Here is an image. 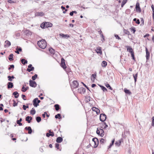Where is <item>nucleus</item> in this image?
<instances>
[{"label":"nucleus","instance_id":"f257e3e1","mask_svg":"<svg viewBox=\"0 0 154 154\" xmlns=\"http://www.w3.org/2000/svg\"><path fill=\"white\" fill-rule=\"evenodd\" d=\"M37 44L40 48L43 49L46 48L47 46L46 42L45 40L43 39L38 41Z\"/></svg>","mask_w":154,"mask_h":154},{"label":"nucleus","instance_id":"f03ea898","mask_svg":"<svg viewBox=\"0 0 154 154\" xmlns=\"http://www.w3.org/2000/svg\"><path fill=\"white\" fill-rule=\"evenodd\" d=\"M52 26V24L50 22H45L42 23L40 27L42 29L50 27Z\"/></svg>","mask_w":154,"mask_h":154},{"label":"nucleus","instance_id":"7ed1b4c3","mask_svg":"<svg viewBox=\"0 0 154 154\" xmlns=\"http://www.w3.org/2000/svg\"><path fill=\"white\" fill-rule=\"evenodd\" d=\"M103 129L101 128H97L96 131L97 134L102 137H103L104 134V132Z\"/></svg>","mask_w":154,"mask_h":154},{"label":"nucleus","instance_id":"20e7f679","mask_svg":"<svg viewBox=\"0 0 154 154\" xmlns=\"http://www.w3.org/2000/svg\"><path fill=\"white\" fill-rule=\"evenodd\" d=\"M41 102L40 100L38 98H35L33 99L32 101L33 105L34 107H37L39 105V103Z\"/></svg>","mask_w":154,"mask_h":154},{"label":"nucleus","instance_id":"39448f33","mask_svg":"<svg viewBox=\"0 0 154 154\" xmlns=\"http://www.w3.org/2000/svg\"><path fill=\"white\" fill-rule=\"evenodd\" d=\"M92 140L94 143L93 147L94 148H96L98 146L99 143L98 139L97 138L95 137L92 139Z\"/></svg>","mask_w":154,"mask_h":154},{"label":"nucleus","instance_id":"423d86ee","mask_svg":"<svg viewBox=\"0 0 154 154\" xmlns=\"http://www.w3.org/2000/svg\"><path fill=\"white\" fill-rule=\"evenodd\" d=\"M106 119V115L104 114H101L100 116V120L102 122H104Z\"/></svg>","mask_w":154,"mask_h":154},{"label":"nucleus","instance_id":"0eeeda50","mask_svg":"<svg viewBox=\"0 0 154 154\" xmlns=\"http://www.w3.org/2000/svg\"><path fill=\"white\" fill-rule=\"evenodd\" d=\"M29 85L31 87L33 88L36 87L37 85V83L31 80L29 81Z\"/></svg>","mask_w":154,"mask_h":154},{"label":"nucleus","instance_id":"6e6552de","mask_svg":"<svg viewBox=\"0 0 154 154\" xmlns=\"http://www.w3.org/2000/svg\"><path fill=\"white\" fill-rule=\"evenodd\" d=\"M72 85L71 86V88H76L79 86V83L77 81H74L72 82Z\"/></svg>","mask_w":154,"mask_h":154},{"label":"nucleus","instance_id":"1a4fd4ad","mask_svg":"<svg viewBox=\"0 0 154 154\" xmlns=\"http://www.w3.org/2000/svg\"><path fill=\"white\" fill-rule=\"evenodd\" d=\"M99 124L101 128H102L106 129L108 126L107 124L104 122L100 123Z\"/></svg>","mask_w":154,"mask_h":154},{"label":"nucleus","instance_id":"9d476101","mask_svg":"<svg viewBox=\"0 0 154 154\" xmlns=\"http://www.w3.org/2000/svg\"><path fill=\"white\" fill-rule=\"evenodd\" d=\"M65 60L62 58L61 60V66L64 69L66 68V66L65 64Z\"/></svg>","mask_w":154,"mask_h":154},{"label":"nucleus","instance_id":"9b49d317","mask_svg":"<svg viewBox=\"0 0 154 154\" xmlns=\"http://www.w3.org/2000/svg\"><path fill=\"white\" fill-rule=\"evenodd\" d=\"M48 133H46V136L47 137H49L51 136L53 137L54 136V133L53 131H51V130H48Z\"/></svg>","mask_w":154,"mask_h":154},{"label":"nucleus","instance_id":"f8f14e48","mask_svg":"<svg viewBox=\"0 0 154 154\" xmlns=\"http://www.w3.org/2000/svg\"><path fill=\"white\" fill-rule=\"evenodd\" d=\"M135 8L136 11L137 12L140 13L141 12V9L140 6V4L139 2H137Z\"/></svg>","mask_w":154,"mask_h":154},{"label":"nucleus","instance_id":"ddd939ff","mask_svg":"<svg viewBox=\"0 0 154 154\" xmlns=\"http://www.w3.org/2000/svg\"><path fill=\"white\" fill-rule=\"evenodd\" d=\"M78 92L82 94H84L86 91V89L85 88L83 87H81L78 89Z\"/></svg>","mask_w":154,"mask_h":154},{"label":"nucleus","instance_id":"4468645a","mask_svg":"<svg viewBox=\"0 0 154 154\" xmlns=\"http://www.w3.org/2000/svg\"><path fill=\"white\" fill-rule=\"evenodd\" d=\"M34 67L32 66V64H30L28 66V68L26 70L29 72H30L31 71L34 70Z\"/></svg>","mask_w":154,"mask_h":154},{"label":"nucleus","instance_id":"2eb2a0df","mask_svg":"<svg viewBox=\"0 0 154 154\" xmlns=\"http://www.w3.org/2000/svg\"><path fill=\"white\" fill-rule=\"evenodd\" d=\"M101 49V47L99 46L98 47L96 48L95 51L97 54H102V51Z\"/></svg>","mask_w":154,"mask_h":154},{"label":"nucleus","instance_id":"dca6fc26","mask_svg":"<svg viewBox=\"0 0 154 154\" xmlns=\"http://www.w3.org/2000/svg\"><path fill=\"white\" fill-rule=\"evenodd\" d=\"M25 129L26 130L28 131V133L29 134H32V130L30 126L26 127L25 128Z\"/></svg>","mask_w":154,"mask_h":154},{"label":"nucleus","instance_id":"f3484780","mask_svg":"<svg viewBox=\"0 0 154 154\" xmlns=\"http://www.w3.org/2000/svg\"><path fill=\"white\" fill-rule=\"evenodd\" d=\"M146 57L147 60L149 59L150 57V53L148 51V50L146 47Z\"/></svg>","mask_w":154,"mask_h":154},{"label":"nucleus","instance_id":"a211bd4d","mask_svg":"<svg viewBox=\"0 0 154 154\" xmlns=\"http://www.w3.org/2000/svg\"><path fill=\"white\" fill-rule=\"evenodd\" d=\"M92 110L93 111L96 112L97 115L99 114L100 113V110L95 107H93L92 108Z\"/></svg>","mask_w":154,"mask_h":154},{"label":"nucleus","instance_id":"6ab92c4d","mask_svg":"<svg viewBox=\"0 0 154 154\" xmlns=\"http://www.w3.org/2000/svg\"><path fill=\"white\" fill-rule=\"evenodd\" d=\"M32 117L31 116H27L25 120L28 123H30L31 122V121L32 120Z\"/></svg>","mask_w":154,"mask_h":154},{"label":"nucleus","instance_id":"aec40b11","mask_svg":"<svg viewBox=\"0 0 154 154\" xmlns=\"http://www.w3.org/2000/svg\"><path fill=\"white\" fill-rule=\"evenodd\" d=\"M16 49V51H15V52L17 54H19V52H21L22 51V48L18 46L17 47Z\"/></svg>","mask_w":154,"mask_h":154},{"label":"nucleus","instance_id":"412c9836","mask_svg":"<svg viewBox=\"0 0 154 154\" xmlns=\"http://www.w3.org/2000/svg\"><path fill=\"white\" fill-rule=\"evenodd\" d=\"M8 86V89H10L11 88H12L14 86L13 84V83L11 82H8L7 84Z\"/></svg>","mask_w":154,"mask_h":154},{"label":"nucleus","instance_id":"4be33fe9","mask_svg":"<svg viewBox=\"0 0 154 154\" xmlns=\"http://www.w3.org/2000/svg\"><path fill=\"white\" fill-rule=\"evenodd\" d=\"M63 140V138L60 137H58L57 138L56 141L57 143H60Z\"/></svg>","mask_w":154,"mask_h":154},{"label":"nucleus","instance_id":"5701e85b","mask_svg":"<svg viewBox=\"0 0 154 154\" xmlns=\"http://www.w3.org/2000/svg\"><path fill=\"white\" fill-rule=\"evenodd\" d=\"M124 91L126 94H129L130 95H131L132 94L131 92L129 90H128L126 88L124 89Z\"/></svg>","mask_w":154,"mask_h":154},{"label":"nucleus","instance_id":"b1692460","mask_svg":"<svg viewBox=\"0 0 154 154\" xmlns=\"http://www.w3.org/2000/svg\"><path fill=\"white\" fill-rule=\"evenodd\" d=\"M22 64L23 65H25L27 63V61L24 58H22L20 60Z\"/></svg>","mask_w":154,"mask_h":154},{"label":"nucleus","instance_id":"393cba45","mask_svg":"<svg viewBox=\"0 0 154 154\" xmlns=\"http://www.w3.org/2000/svg\"><path fill=\"white\" fill-rule=\"evenodd\" d=\"M127 51H128L130 53L132 52H134L132 48H131V47L127 46Z\"/></svg>","mask_w":154,"mask_h":154},{"label":"nucleus","instance_id":"a878e982","mask_svg":"<svg viewBox=\"0 0 154 154\" xmlns=\"http://www.w3.org/2000/svg\"><path fill=\"white\" fill-rule=\"evenodd\" d=\"M54 107H55V110L57 111H58L60 109V106L58 104H56L54 105Z\"/></svg>","mask_w":154,"mask_h":154},{"label":"nucleus","instance_id":"bb28decb","mask_svg":"<svg viewBox=\"0 0 154 154\" xmlns=\"http://www.w3.org/2000/svg\"><path fill=\"white\" fill-rule=\"evenodd\" d=\"M22 121V119L20 118L19 120H18L17 121V123L18 124L19 126H22V123H21V122Z\"/></svg>","mask_w":154,"mask_h":154},{"label":"nucleus","instance_id":"cd10ccee","mask_svg":"<svg viewBox=\"0 0 154 154\" xmlns=\"http://www.w3.org/2000/svg\"><path fill=\"white\" fill-rule=\"evenodd\" d=\"M107 65V63L105 61H102L101 63L102 66L103 67H105Z\"/></svg>","mask_w":154,"mask_h":154},{"label":"nucleus","instance_id":"c85d7f7f","mask_svg":"<svg viewBox=\"0 0 154 154\" xmlns=\"http://www.w3.org/2000/svg\"><path fill=\"white\" fill-rule=\"evenodd\" d=\"M24 33L26 35L29 36L31 34V32L29 30H26L25 31Z\"/></svg>","mask_w":154,"mask_h":154},{"label":"nucleus","instance_id":"c756f323","mask_svg":"<svg viewBox=\"0 0 154 154\" xmlns=\"http://www.w3.org/2000/svg\"><path fill=\"white\" fill-rule=\"evenodd\" d=\"M5 43L6 45H5V46H7L8 47H9L11 45V43L8 40H6L5 41Z\"/></svg>","mask_w":154,"mask_h":154},{"label":"nucleus","instance_id":"7c9ffc66","mask_svg":"<svg viewBox=\"0 0 154 154\" xmlns=\"http://www.w3.org/2000/svg\"><path fill=\"white\" fill-rule=\"evenodd\" d=\"M98 85L101 88V89L103 90V91L105 92V91H107V89L105 87L100 85Z\"/></svg>","mask_w":154,"mask_h":154},{"label":"nucleus","instance_id":"2f4dec72","mask_svg":"<svg viewBox=\"0 0 154 154\" xmlns=\"http://www.w3.org/2000/svg\"><path fill=\"white\" fill-rule=\"evenodd\" d=\"M13 94L14 95V97L16 98H17L19 97V94L17 91L14 92Z\"/></svg>","mask_w":154,"mask_h":154},{"label":"nucleus","instance_id":"473e14b6","mask_svg":"<svg viewBox=\"0 0 154 154\" xmlns=\"http://www.w3.org/2000/svg\"><path fill=\"white\" fill-rule=\"evenodd\" d=\"M36 112V111L35 109L34 108H32V109L30 111V114L33 115H34Z\"/></svg>","mask_w":154,"mask_h":154},{"label":"nucleus","instance_id":"72a5a7b5","mask_svg":"<svg viewBox=\"0 0 154 154\" xmlns=\"http://www.w3.org/2000/svg\"><path fill=\"white\" fill-rule=\"evenodd\" d=\"M13 54H11L9 55V57L8 58L9 60L10 61H12L14 60L13 59Z\"/></svg>","mask_w":154,"mask_h":154},{"label":"nucleus","instance_id":"f704fd0d","mask_svg":"<svg viewBox=\"0 0 154 154\" xmlns=\"http://www.w3.org/2000/svg\"><path fill=\"white\" fill-rule=\"evenodd\" d=\"M137 75L138 74L137 73H136L135 75L133 74V76L134 79L135 83L137 81Z\"/></svg>","mask_w":154,"mask_h":154},{"label":"nucleus","instance_id":"c9c22d12","mask_svg":"<svg viewBox=\"0 0 154 154\" xmlns=\"http://www.w3.org/2000/svg\"><path fill=\"white\" fill-rule=\"evenodd\" d=\"M133 20L137 24H139L140 23V21L139 19H137L136 18H134V19Z\"/></svg>","mask_w":154,"mask_h":154},{"label":"nucleus","instance_id":"e433bc0d","mask_svg":"<svg viewBox=\"0 0 154 154\" xmlns=\"http://www.w3.org/2000/svg\"><path fill=\"white\" fill-rule=\"evenodd\" d=\"M55 117L56 119H59L62 118L61 114L59 113H58L57 115H56L55 116Z\"/></svg>","mask_w":154,"mask_h":154},{"label":"nucleus","instance_id":"4c0bfd02","mask_svg":"<svg viewBox=\"0 0 154 154\" xmlns=\"http://www.w3.org/2000/svg\"><path fill=\"white\" fill-rule=\"evenodd\" d=\"M60 35L62 37H63V38H66V37H69V36L67 34H63V33H60Z\"/></svg>","mask_w":154,"mask_h":154},{"label":"nucleus","instance_id":"58836bf2","mask_svg":"<svg viewBox=\"0 0 154 154\" xmlns=\"http://www.w3.org/2000/svg\"><path fill=\"white\" fill-rule=\"evenodd\" d=\"M36 119L37 122L39 123L41 121V118L40 117L37 116L36 117Z\"/></svg>","mask_w":154,"mask_h":154},{"label":"nucleus","instance_id":"ea45409f","mask_svg":"<svg viewBox=\"0 0 154 154\" xmlns=\"http://www.w3.org/2000/svg\"><path fill=\"white\" fill-rule=\"evenodd\" d=\"M49 51L51 54H54L55 51H54V49H53L52 48H49Z\"/></svg>","mask_w":154,"mask_h":154},{"label":"nucleus","instance_id":"a19ab883","mask_svg":"<svg viewBox=\"0 0 154 154\" xmlns=\"http://www.w3.org/2000/svg\"><path fill=\"white\" fill-rule=\"evenodd\" d=\"M38 76V75L36 74H35L32 77V81H34L35 80L36 78Z\"/></svg>","mask_w":154,"mask_h":154},{"label":"nucleus","instance_id":"79ce46f5","mask_svg":"<svg viewBox=\"0 0 154 154\" xmlns=\"http://www.w3.org/2000/svg\"><path fill=\"white\" fill-rule=\"evenodd\" d=\"M106 86L107 88H109L111 90H112V88L110 86V85L109 84H106L105 85Z\"/></svg>","mask_w":154,"mask_h":154},{"label":"nucleus","instance_id":"37998d69","mask_svg":"<svg viewBox=\"0 0 154 154\" xmlns=\"http://www.w3.org/2000/svg\"><path fill=\"white\" fill-rule=\"evenodd\" d=\"M96 76H96V74H93L92 75L91 77V80H92V78H93V79H94V80H93V82H94V79H96Z\"/></svg>","mask_w":154,"mask_h":154},{"label":"nucleus","instance_id":"c03bdc74","mask_svg":"<svg viewBox=\"0 0 154 154\" xmlns=\"http://www.w3.org/2000/svg\"><path fill=\"white\" fill-rule=\"evenodd\" d=\"M124 32L126 34L129 35L130 34V33L129 32V31H128V30L125 29H124Z\"/></svg>","mask_w":154,"mask_h":154},{"label":"nucleus","instance_id":"a18cd8bd","mask_svg":"<svg viewBox=\"0 0 154 154\" xmlns=\"http://www.w3.org/2000/svg\"><path fill=\"white\" fill-rule=\"evenodd\" d=\"M44 15V13L42 12H39L37 13V15L38 16H42Z\"/></svg>","mask_w":154,"mask_h":154},{"label":"nucleus","instance_id":"49530a36","mask_svg":"<svg viewBox=\"0 0 154 154\" xmlns=\"http://www.w3.org/2000/svg\"><path fill=\"white\" fill-rule=\"evenodd\" d=\"M127 0H126L125 1V0H123L122 1V3L121 4V7H123V6H124V5L125 4V3H126L127 2Z\"/></svg>","mask_w":154,"mask_h":154},{"label":"nucleus","instance_id":"de8ad7c7","mask_svg":"<svg viewBox=\"0 0 154 154\" xmlns=\"http://www.w3.org/2000/svg\"><path fill=\"white\" fill-rule=\"evenodd\" d=\"M14 65H11L9 66V67H8V69L9 70H10L12 68L14 69Z\"/></svg>","mask_w":154,"mask_h":154},{"label":"nucleus","instance_id":"09e8293b","mask_svg":"<svg viewBox=\"0 0 154 154\" xmlns=\"http://www.w3.org/2000/svg\"><path fill=\"white\" fill-rule=\"evenodd\" d=\"M134 52H132V53H131V57H132V59L133 60H135V57H134Z\"/></svg>","mask_w":154,"mask_h":154},{"label":"nucleus","instance_id":"8fccbe9b","mask_svg":"<svg viewBox=\"0 0 154 154\" xmlns=\"http://www.w3.org/2000/svg\"><path fill=\"white\" fill-rule=\"evenodd\" d=\"M29 108V106H26L25 105H23V109L24 110H26V108Z\"/></svg>","mask_w":154,"mask_h":154},{"label":"nucleus","instance_id":"3c124183","mask_svg":"<svg viewBox=\"0 0 154 154\" xmlns=\"http://www.w3.org/2000/svg\"><path fill=\"white\" fill-rule=\"evenodd\" d=\"M104 141L106 142V140L103 139L102 138L100 140V143L101 144H103L104 143Z\"/></svg>","mask_w":154,"mask_h":154},{"label":"nucleus","instance_id":"603ef678","mask_svg":"<svg viewBox=\"0 0 154 154\" xmlns=\"http://www.w3.org/2000/svg\"><path fill=\"white\" fill-rule=\"evenodd\" d=\"M115 144L116 146H119L120 145V142H119L118 141H116Z\"/></svg>","mask_w":154,"mask_h":154},{"label":"nucleus","instance_id":"864d4df0","mask_svg":"<svg viewBox=\"0 0 154 154\" xmlns=\"http://www.w3.org/2000/svg\"><path fill=\"white\" fill-rule=\"evenodd\" d=\"M152 125L154 127V116H153L152 118Z\"/></svg>","mask_w":154,"mask_h":154},{"label":"nucleus","instance_id":"5fc2aeb1","mask_svg":"<svg viewBox=\"0 0 154 154\" xmlns=\"http://www.w3.org/2000/svg\"><path fill=\"white\" fill-rule=\"evenodd\" d=\"M13 101L14 102L13 104V106H15L17 105V103H16L15 101L14 100H13Z\"/></svg>","mask_w":154,"mask_h":154},{"label":"nucleus","instance_id":"6e6d98bb","mask_svg":"<svg viewBox=\"0 0 154 154\" xmlns=\"http://www.w3.org/2000/svg\"><path fill=\"white\" fill-rule=\"evenodd\" d=\"M8 80L10 82H12L13 81L12 79L11 78V76L9 75L8 76Z\"/></svg>","mask_w":154,"mask_h":154},{"label":"nucleus","instance_id":"4d7b16f0","mask_svg":"<svg viewBox=\"0 0 154 154\" xmlns=\"http://www.w3.org/2000/svg\"><path fill=\"white\" fill-rule=\"evenodd\" d=\"M131 31H133V33H134L135 31H136V29H135V27H131Z\"/></svg>","mask_w":154,"mask_h":154},{"label":"nucleus","instance_id":"13d9d810","mask_svg":"<svg viewBox=\"0 0 154 154\" xmlns=\"http://www.w3.org/2000/svg\"><path fill=\"white\" fill-rule=\"evenodd\" d=\"M8 2L10 3H16L15 1H13V0H8Z\"/></svg>","mask_w":154,"mask_h":154},{"label":"nucleus","instance_id":"bf43d9fd","mask_svg":"<svg viewBox=\"0 0 154 154\" xmlns=\"http://www.w3.org/2000/svg\"><path fill=\"white\" fill-rule=\"evenodd\" d=\"M115 37H116V39H119V40H121V38H120V37L119 36V35H115Z\"/></svg>","mask_w":154,"mask_h":154},{"label":"nucleus","instance_id":"052dcab7","mask_svg":"<svg viewBox=\"0 0 154 154\" xmlns=\"http://www.w3.org/2000/svg\"><path fill=\"white\" fill-rule=\"evenodd\" d=\"M127 135L126 134L125 132H124V133H122V136L123 137H125Z\"/></svg>","mask_w":154,"mask_h":154},{"label":"nucleus","instance_id":"680f3d73","mask_svg":"<svg viewBox=\"0 0 154 154\" xmlns=\"http://www.w3.org/2000/svg\"><path fill=\"white\" fill-rule=\"evenodd\" d=\"M22 97L24 100H26V99H25L26 97V96L24 94H22L21 96Z\"/></svg>","mask_w":154,"mask_h":154},{"label":"nucleus","instance_id":"e2e57ef3","mask_svg":"<svg viewBox=\"0 0 154 154\" xmlns=\"http://www.w3.org/2000/svg\"><path fill=\"white\" fill-rule=\"evenodd\" d=\"M59 144L58 143H56L55 144V147L58 149H59Z\"/></svg>","mask_w":154,"mask_h":154},{"label":"nucleus","instance_id":"0e129e2a","mask_svg":"<svg viewBox=\"0 0 154 154\" xmlns=\"http://www.w3.org/2000/svg\"><path fill=\"white\" fill-rule=\"evenodd\" d=\"M26 85H23V87H22V90H21V91H23V90H25V89H26V88L25 87V86H26Z\"/></svg>","mask_w":154,"mask_h":154},{"label":"nucleus","instance_id":"69168bd1","mask_svg":"<svg viewBox=\"0 0 154 154\" xmlns=\"http://www.w3.org/2000/svg\"><path fill=\"white\" fill-rule=\"evenodd\" d=\"M123 140L122 138H121L118 141L119 142H120V145H121V144L122 142H123Z\"/></svg>","mask_w":154,"mask_h":154},{"label":"nucleus","instance_id":"338daca9","mask_svg":"<svg viewBox=\"0 0 154 154\" xmlns=\"http://www.w3.org/2000/svg\"><path fill=\"white\" fill-rule=\"evenodd\" d=\"M29 89V87H27L26 88V89H25V90H23V91H22V92H25L27 90H28Z\"/></svg>","mask_w":154,"mask_h":154},{"label":"nucleus","instance_id":"774afa93","mask_svg":"<svg viewBox=\"0 0 154 154\" xmlns=\"http://www.w3.org/2000/svg\"><path fill=\"white\" fill-rule=\"evenodd\" d=\"M152 10V18L154 19V8Z\"/></svg>","mask_w":154,"mask_h":154}]
</instances>
